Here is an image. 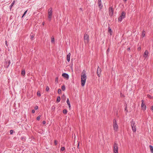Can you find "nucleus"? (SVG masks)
Here are the masks:
<instances>
[{"instance_id":"nucleus-10","label":"nucleus","mask_w":153,"mask_h":153,"mask_svg":"<svg viewBox=\"0 0 153 153\" xmlns=\"http://www.w3.org/2000/svg\"><path fill=\"white\" fill-rule=\"evenodd\" d=\"M142 103L141 104V107L142 109L144 111L146 109V105L144 103H143V100H142Z\"/></svg>"},{"instance_id":"nucleus-40","label":"nucleus","mask_w":153,"mask_h":153,"mask_svg":"<svg viewBox=\"0 0 153 153\" xmlns=\"http://www.w3.org/2000/svg\"><path fill=\"white\" fill-rule=\"evenodd\" d=\"M5 45H6V46H7V47H8V45H7V40H6V41H5Z\"/></svg>"},{"instance_id":"nucleus-19","label":"nucleus","mask_w":153,"mask_h":153,"mask_svg":"<svg viewBox=\"0 0 153 153\" xmlns=\"http://www.w3.org/2000/svg\"><path fill=\"white\" fill-rule=\"evenodd\" d=\"M54 42V37L53 36H52L51 37V43H53Z\"/></svg>"},{"instance_id":"nucleus-18","label":"nucleus","mask_w":153,"mask_h":153,"mask_svg":"<svg viewBox=\"0 0 153 153\" xmlns=\"http://www.w3.org/2000/svg\"><path fill=\"white\" fill-rule=\"evenodd\" d=\"M60 96H58L57 98L56 101L58 102H59L60 100Z\"/></svg>"},{"instance_id":"nucleus-42","label":"nucleus","mask_w":153,"mask_h":153,"mask_svg":"<svg viewBox=\"0 0 153 153\" xmlns=\"http://www.w3.org/2000/svg\"><path fill=\"white\" fill-rule=\"evenodd\" d=\"M141 50V48L140 47H139L137 48V50L138 51H140Z\"/></svg>"},{"instance_id":"nucleus-30","label":"nucleus","mask_w":153,"mask_h":153,"mask_svg":"<svg viewBox=\"0 0 153 153\" xmlns=\"http://www.w3.org/2000/svg\"><path fill=\"white\" fill-rule=\"evenodd\" d=\"M65 148L64 147H62L61 148V150L62 151H64L65 150Z\"/></svg>"},{"instance_id":"nucleus-43","label":"nucleus","mask_w":153,"mask_h":153,"mask_svg":"<svg viewBox=\"0 0 153 153\" xmlns=\"http://www.w3.org/2000/svg\"><path fill=\"white\" fill-rule=\"evenodd\" d=\"M42 123H43V124H45V123H46V122H45V120L43 121V122H42Z\"/></svg>"},{"instance_id":"nucleus-53","label":"nucleus","mask_w":153,"mask_h":153,"mask_svg":"<svg viewBox=\"0 0 153 153\" xmlns=\"http://www.w3.org/2000/svg\"><path fill=\"white\" fill-rule=\"evenodd\" d=\"M58 78H57H57H56V80H58Z\"/></svg>"},{"instance_id":"nucleus-29","label":"nucleus","mask_w":153,"mask_h":153,"mask_svg":"<svg viewBox=\"0 0 153 153\" xmlns=\"http://www.w3.org/2000/svg\"><path fill=\"white\" fill-rule=\"evenodd\" d=\"M27 10L24 12V14H23V15H22V18H23L24 16L25 15V14L27 13Z\"/></svg>"},{"instance_id":"nucleus-45","label":"nucleus","mask_w":153,"mask_h":153,"mask_svg":"<svg viewBox=\"0 0 153 153\" xmlns=\"http://www.w3.org/2000/svg\"><path fill=\"white\" fill-rule=\"evenodd\" d=\"M32 112L33 113H34L35 112V111L34 110H32Z\"/></svg>"},{"instance_id":"nucleus-24","label":"nucleus","mask_w":153,"mask_h":153,"mask_svg":"<svg viewBox=\"0 0 153 153\" xmlns=\"http://www.w3.org/2000/svg\"><path fill=\"white\" fill-rule=\"evenodd\" d=\"M21 140H22L23 141H25V137L24 136H22L21 137Z\"/></svg>"},{"instance_id":"nucleus-27","label":"nucleus","mask_w":153,"mask_h":153,"mask_svg":"<svg viewBox=\"0 0 153 153\" xmlns=\"http://www.w3.org/2000/svg\"><path fill=\"white\" fill-rule=\"evenodd\" d=\"M52 16H49L48 15V18L49 19V21H51V20Z\"/></svg>"},{"instance_id":"nucleus-33","label":"nucleus","mask_w":153,"mask_h":153,"mask_svg":"<svg viewBox=\"0 0 153 153\" xmlns=\"http://www.w3.org/2000/svg\"><path fill=\"white\" fill-rule=\"evenodd\" d=\"M49 90V88L48 87V86H47L46 87V90L47 91H48Z\"/></svg>"},{"instance_id":"nucleus-46","label":"nucleus","mask_w":153,"mask_h":153,"mask_svg":"<svg viewBox=\"0 0 153 153\" xmlns=\"http://www.w3.org/2000/svg\"><path fill=\"white\" fill-rule=\"evenodd\" d=\"M151 110H153V105H152V107H151Z\"/></svg>"},{"instance_id":"nucleus-32","label":"nucleus","mask_w":153,"mask_h":153,"mask_svg":"<svg viewBox=\"0 0 153 153\" xmlns=\"http://www.w3.org/2000/svg\"><path fill=\"white\" fill-rule=\"evenodd\" d=\"M34 36H33V35H32V36H30V39L32 40H33V39L34 38Z\"/></svg>"},{"instance_id":"nucleus-16","label":"nucleus","mask_w":153,"mask_h":153,"mask_svg":"<svg viewBox=\"0 0 153 153\" xmlns=\"http://www.w3.org/2000/svg\"><path fill=\"white\" fill-rule=\"evenodd\" d=\"M108 33L110 34V35H112V31L111 27H108Z\"/></svg>"},{"instance_id":"nucleus-2","label":"nucleus","mask_w":153,"mask_h":153,"mask_svg":"<svg viewBox=\"0 0 153 153\" xmlns=\"http://www.w3.org/2000/svg\"><path fill=\"white\" fill-rule=\"evenodd\" d=\"M131 127L132 129L134 132H135L136 131V127L135 125V123L134 121L132 120L131 122Z\"/></svg>"},{"instance_id":"nucleus-23","label":"nucleus","mask_w":153,"mask_h":153,"mask_svg":"<svg viewBox=\"0 0 153 153\" xmlns=\"http://www.w3.org/2000/svg\"><path fill=\"white\" fill-rule=\"evenodd\" d=\"M63 113L65 114H66L67 113V111L66 109H64L63 111Z\"/></svg>"},{"instance_id":"nucleus-13","label":"nucleus","mask_w":153,"mask_h":153,"mask_svg":"<svg viewBox=\"0 0 153 153\" xmlns=\"http://www.w3.org/2000/svg\"><path fill=\"white\" fill-rule=\"evenodd\" d=\"M62 76L65 78H66L67 79H68L69 78V75L68 74L64 73H63L62 74Z\"/></svg>"},{"instance_id":"nucleus-36","label":"nucleus","mask_w":153,"mask_h":153,"mask_svg":"<svg viewBox=\"0 0 153 153\" xmlns=\"http://www.w3.org/2000/svg\"><path fill=\"white\" fill-rule=\"evenodd\" d=\"M147 97H148L149 98H151V99L152 98V97H151V96L150 95H149V94H148V95H147Z\"/></svg>"},{"instance_id":"nucleus-1","label":"nucleus","mask_w":153,"mask_h":153,"mask_svg":"<svg viewBox=\"0 0 153 153\" xmlns=\"http://www.w3.org/2000/svg\"><path fill=\"white\" fill-rule=\"evenodd\" d=\"M81 79V85L82 86H84L85 85L86 79V74L85 71L84 70H83L82 73Z\"/></svg>"},{"instance_id":"nucleus-49","label":"nucleus","mask_w":153,"mask_h":153,"mask_svg":"<svg viewBox=\"0 0 153 153\" xmlns=\"http://www.w3.org/2000/svg\"><path fill=\"white\" fill-rule=\"evenodd\" d=\"M79 9H80V10L81 11H82V8H79Z\"/></svg>"},{"instance_id":"nucleus-20","label":"nucleus","mask_w":153,"mask_h":153,"mask_svg":"<svg viewBox=\"0 0 153 153\" xmlns=\"http://www.w3.org/2000/svg\"><path fill=\"white\" fill-rule=\"evenodd\" d=\"M61 89L63 91H64L65 90V85H63L61 87Z\"/></svg>"},{"instance_id":"nucleus-35","label":"nucleus","mask_w":153,"mask_h":153,"mask_svg":"<svg viewBox=\"0 0 153 153\" xmlns=\"http://www.w3.org/2000/svg\"><path fill=\"white\" fill-rule=\"evenodd\" d=\"M125 111H126V112H128V110L127 109V107L126 106V107L125 108Z\"/></svg>"},{"instance_id":"nucleus-41","label":"nucleus","mask_w":153,"mask_h":153,"mask_svg":"<svg viewBox=\"0 0 153 153\" xmlns=\"http://www.w3.org/2000/svg\"><path fill=\"white\" fill-rule=\"evenodd\" d=\"M68 107H69V108L70 109V108H71V104H70V103H68Z\"/></svg>"},{"instance_id":"nucleus-25","label":"nucleus","mask_w":153,"mask_h":153,"mask_svg":"<svg viewBox=\"0 0 153 153\" xmlns=\"http://www.w3.org/2000/svg\"><path fill=\"white\" fill-rule=\"evenodd\" d=\"M149 147L150 149V151H153V146L151 145H150Z\"/></svg>"},{"instance_id":"nucleus-21","label":"nucleus","mask_w":153,"mask_h":153,"mask_svg":"<svg viewBox=\"0 0 153 153\" xmlns=\"http://www.w3.org/2000/svg\"><path fill=\"white\" fill-rule=\"evenodd\" d=\"M25 70H23L21 72V74L23 76H24L25 74Z\"/></svg>"},{"instance_id":"nucleus-22","label":"nucleus","mask_w":153,"mask_h":153,"mask_svg":"<svg viewBox=\"0 0 153 153\" xmlns=\"http://www.w3.org/2000/svg\"><path fill=\"white\" fill-rule=\"evenodd\" d=\"M145 31L144 30H143L142 31V36H143V37L145 36Z\"/></svg>"},{"instance_id":"nucleus-5","label":"nucleus","mask_w":153,"mask_h":153,"mask_svg":"<svg viewBox=\"0 0 153 153\" xmlns=\"http://www.w3.org/2000/svg\"><path fill=\"white\" fill-rule=\"evenodd\" d=\"M125 14L126 13L124 12H122L121 15L120 16L118 19V21L121 22L122 20L125 18Z\"/></svg>"},{"instance_id":"nucleus-7","label":"nucleus","mask_w":153,"mask_h":153,"mask_svg":"<svg viewBox=\"0 0 153 153\" xmlns=\"http://www.w3.org/2000/svg\"><path fill=\"white\" fill-rule=\"evenodd\" d=\"M114 10L112 7H110L109 8V14L110 16H112Z\"/></svg>"},{"instance_id":"nucleus-14","label":"nucleus","mask_w":153,"mask_h":153,"mask_svg":"<svg viewBox=\"0 0 153 153\" xmlns=\"http://www.w3.org/2000/svg\"><path fill=\"white\" fill-rule=\"evenodd\" d=\"M148 52L147 51V50H146L144 52V54H143V56L144 58H146L148 55Z\"/></svg>"},{"instance_id":"nucleus-3","label":"nucleus","mask_w":153,"mask_h":153,"mask_svg":"<svg viewBox=\"0 0 153 153\" xmlns=\"http://www.w3.org/2000/svg\"><path fill=\"white\" fill-rule=\"evenodd\" d=\"M113 122V128L115 131H117L118 129V126L117 123V121L115 119H114Z\"/></svg>"},{"instance_id":"nucleus-12","label":"nucleus","mask_w":153,"mask_h":153,"mask_svg":"<svg viewBox=\"0 0 153 153\" xmlns=\"http://www.w3.org/2000/svg\"><path fill=\"white\" fill-rule=\"evenodd\" d=\"M52 15V7H50L49 9L48 12V15L50 16Z\"/></svg>"},{"instance_id":"nucleus-11","label":"nucleus","mask_w":153,"mask_h":153,"mask_svg":"<svg viewBox=\"0 0 153 153\" xmlns=\"http://www.w3.org/2000/svg\"><path fill=\"white\" fill-rule=\"evenodd\" d=\"M98 6L100 8V9H101L102 7V4L101 0H98Z\"/></svg>"},{"instance_id":"nucleus-54","label":"nucleus","mask_w":153,"mask_h":153,"mask_svg":"<svg viewBox=\"0 0 153 153\" xmlns=\"http://www.w3.org/2000/svg\"><path fill=\"white\" fill-rule=\"evenodd\" d=\"M79 143L78 144V147H79Z\"/></svg>"},{"instance_id":"nucleus-4","label":"nucleus","mask_w":153,"mask_h":153,"mask_svg":"<svg viewBox=\"0 0 153 153\" xmlns=\"http://www.w3.org/2000/svg\"><path fill=\"white\" fill-rule=\"evenodd\" d=\"M118 145L117 143L115 142L114 145L113 151L114 153H118Z\"/></svg>"},{"instance_id":"nucleus-47","label":"nucleus","mask_w":153,"mask_h":153,"mask_svg":"<svg viewBox=\"0 0 153 153\" xmlns=\"http://www.w3.org/2000/svg\"><path fill=\"white\" fill-rule=\"evenodd\" d=\"M44 24H45V23L44 22H42V25H44Z\"/></svg>"},{"instance_id":"nucleus-34","label":"nucleus","mask_w":153,"mask_h":153,"mask_svg":"<svg viewBox=\"0 0 153 153\" xmlns=\"http://www.w3.org/2000/svg\"><path fill=\"white\" fill-rule=\"evenodd\" d=\"M54 144L55 145H57V142L56 140H54Z\"/></svg>"},{"instance_id":"nucleus-44","label":"nucleus","mask_w":153,"mask_h":153,"mask_svg":"<svg viewBox=\"0 0 153 153\" xmlns=\"http://www.w3.org/2000/svg\"><path fill=\"white\" fill-rule=\"evenodd\" d=\"M65 96L64 95V94H63L62 95V98H65Z\"/></svg>"},{"instance_id":"nucleus-50","label":"nucleus","mask_w":153,"mask_h":153,"mask_svg":"<svg viewBox=\"0 0 153 153\" xmlns=\"http://www.w3.org/2000/svg\"><path fill=\"white\" fill-rule=\"evenodd\" d=\"M109 48H108V49L107 50V51H108V52H109Z\"/></svg>"},{"instance_id":"nucleus-51","label":"nucleus","mask_w":153,"mask_h":153,"mask_svg":"<svg viewBox=\"0 0 153 153\" xmlns=\"http://www.w3.org/2000/svg\"><path fill=\"white\" fill-rule=\"evenodd\" d=\"M151 153H153V151H151Z\"/></svg>"},{"instance_id":"nucleus-28","label":"nucleus","mask_w":153,"mask_h":153,"mask_svg":"<svg viewBox=\"0 0 153 153\" xmlns=\"http://www.w3.org/2000/svg\"><path fill=\"white\" fill-rule=\"evenodd\" d=\"M62 91L60 89H59L58 90V93L59 94H60L61 93Z\"/></svg>"},{"instance_id":"nucleus-39","label":"nucleus","mask_w":153,"mask_h":153,"mask_svg":"<svg viewBox=\"0 0 153 153\" xmlns=\"http://www.w3.org/2000/svg\"><path fill=\"white\" fill-rule=\"evenodd\" d=\"M38 107L36 105L35 107L34 108L35 110H37L38 109Z\"/></svg>"},{"instance_id":"nucleus-48","label":"nucleus","mask_w":153,"mask_h":153,"mask_svg":"<svg viewBox=\"0 0 153 153\" xmlns=\"http://www.w3.org/2000/svg\"><path fill=\"white\" fill-rule=\"evenodd\" d=\"M127 50L128 51H129L130 50V48H128L127 49Z\"/></svg>"},{"instance_id":"nucleus-26","label":"nucleus","mask_w":153,"mask_h":153,"mask_svg":"<svg viewBox=\"0 0 153 153\" xmlns=\"http://www.w3.org/2000/svg\"><path fill=\"white\" fill-rule=\"evenodd\" d=\"M37 95L38 96L40 97L41 96L40 92L39 91H38L37 92Z\"/></svg>"},{"instance_id":"nucleus-31","label":"nucleus","mask_w":153,"mask_h":153,"mask_svg":"<svg viewBox=\"0 0 153 153\" xmlns=\"http://www.w3.org/2000/svg\"><path fill=\"white\" fill-rule=\"evenodd\" d=\"M13 132V130H11L10 131V134H12Z\"/></svg>"},{"instance_id":"nucleus-8","label":"nucleus","mask_w":153,"mask_h":153,"mask_svg":"<svg viewBox=\"0 0 153 153\" xmlns=\"http://www.w3.org/2000/svg\"><path fill=\"white\" fill-rule=\"evenodd\" d=\"M101 68L99 67H98L97 71V76L99 77H100L101 75Z\"/></svg>"},{"instance_id":"nucleus-38","label":"nucleus","mask_w":153,"mask_h":153,"mask_svg":"<svg viewBox=\"0 0 153 153\" xmlns=\"http://www.w3.org/2000/svg\"><path fill=\"white\" fill-rule=\"evenodd\" d=\"M40 117L39 116H38L36 118V119L38 120H40Z\"/></svg>"},{"instance_id":"nucleus-55","label":"nucleus","mask_w":153,"mask_h":153,"mask_svg":"<svg viewBox=\"0 0 153 153\" xmlns=\"http://www.w3.org/2000/svg\"><path fill=\"white\" fill-rule=\"evenodd\" d=\"M122 96H123V95H122V96L121 95V97H122Z\"/></svg>"},{"instance_id":"nucleus-6","label":"nucleus","mask_w":153,"mask_h":153,"mask_svg":"<svg viewBox=\"0 0 153 153\" xmlns=\"http://www.w3.org/2000/svg\"><path fill=\"white\" fill-rule=\"evenodd\" d=\"M84 42L85 43H88V42L89 41L88 35L86 34L85 33L84 37Z\"/></svg>"},{"instance_id":"nucleus-17","label":"nucleus","mask_w":153,"mask_h":153,"mask_svg":"<svg viewBox=\"0 0 153 153\" xmlns=\"http://www.w3.org/2000/svg\"><path fill=\"white\" fill-rule=\"evenodd\" d=\"M14 3H15V1H13V2L11 3V5L10 6V10H11V8H12V7H13V4H14Z\"/></svg>"},{"instance_id":"nucleus-52","label":"nucleus","mask_w":153,"mask_h":153,"mask_svg":"<svg viewBox=\"0 0 153 153\" xmlns=\"http://www.w3.org/2000/svg\"><path fill=\"white\" fill-rule=\"evenodd\" d=\"M127 0H123V1H125V2H126V1Z\"/></svg>"},{"instance_id":"nucleus-9","label":"nucleus","mask_w":153,"mask_h":153,"mask_svg":"<svg viewBox=\"0 0 153 153\" xmlns=\"http://www.w3.org/2000/svg\"><path fill=\"white\" fill-rule=\"evenodd\" d=\"M10 60H7V61H6V63L4 65V66L5 68H8L10 64Z\"/></svg>"},{"instance_id":"nucleus-15","label":"nucleus","mask_w":153,"mask_h":153,"mask_svg":"<svg viewBox=\"0 0 153 153\" xmlns=\"http://www.w3.org/2000/svg\"><path fill=\"white\" fill-rule=\"evenodd\" d=\"M71 55V53H69L67 56V60L68 62H69L70 61V57Z\"/></svg>"},{"instance_id":"nucleus-37","label":"nucleus","mask_w":153,"mask_h":153,"mask_svg":"<svg viewBox=\"0 0 153 153\" xmlns=\"http://www.w3.org/2000/svg\"><path fill=\"white\" fill-rule=\"evenodd\" d=\"M67 103L68 104V103H70V102L69 101V99L68 98L67 100Z\"/></svg>"}]
</instances>
